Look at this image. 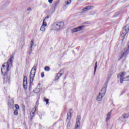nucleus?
I'll use <instances>...</instances> for the list:
<instances>
[{
    "label": "nucleus",
    "instance_id": "obj_15",
    "mask_svg": "<svg viewBox=\"0 0 129 129\" xmlns=\"http://www.w3.org/2000/svg\"><path fill=\"white\" fill-rule=\"evenodd\" d=\"M8 104L11 108H12V107H14V99H11L10 100H9Z\"/></svg>",
    "mask_w": 129,
    "mask_h": 129
},
{
    "label": "nucleus",
    "instance_id": "obj_20",
    "mask_svg": "<svg viewBox=\"0 0 129 129\" xmlns=\"http://www.w3.org/2000/svg\"><path fill=\"white\" fill-rule=\"evenodd\" d=\"M96 69H97V62L95 63L94 75H95V73H96Z\"/></svg>",
    "mask_w": 129,
    "mask_h": 129
},
{
    "label": "nucleus",
    "instance_id": "obj_27",
    "mask_svg": "<svg viewBox=\"0 0 129 129\" xmlns=\"http://www.w3.org/2000/svg\"><path fill=\"white\" fill-rule=\"evenodd\" d=\"M44 70H45V71H47V72H48L49 70H50V67H45V68H44Z\"/></svg>",
    "mask_w": 129,
    "mask_h": 129
},
{
    "label": "nucleus",
    "instance_id": "obj_10",
    "mask_svg": "<svg viewBox=\"0 0 129 129\" xmlns=\"http://www.w3.org/2000/svg\"><path fill=\"white\" fill-rule=\"evenodd\" d=\"M23 87L24 89H27V87H28V78L27 77V76L24 77Z\"/></svg>",
    "mask_w": 129,
    "mask_h": 129
},
{
    "label": "nucleus",
    "instance_id": "obj_24",
    "mask_svg": "<svg viewBox=\"0 0 129 129\" xmlns=\"http://www.w3.org/2000/svg\"><path fill=\"white\" fill-rule=\"evenodd\" d=\"M128 114H124L122 115L123 118H127L128 117Z\"/></svg>",
    "mask_w": 129,
    "mask_h": 129
},
{
    "label": "nucleus",
    "instance_id": "obj_32",
    "mask_svg": "<svg viewBox=\"0 0 129 129\" xmlns=\"http://www.w3.org/2000/svg\"><path fill=\"white\" fill-rule=\"evenodd\" d=\"M22 108L23 111H24V112H25V109H26V106H25L24 105H23L22 106Z\"/></svg>",
    "mask_w": 129,
    "mask_h": 129
},
{
    "label": "nucleus",
    "instance_id": "obj_23",
    "mask_svg": "<svg viewBox=\"0 0 129 129\" xmlns=\"http://www.w3.org/2000/svg\"><path fill=\"white\" fill-rule=\"evenodd\" d=\"M59 3H60V1H57L54 3V9H56V8H57V7L59 5Z\"/></svg>",
    "mask_w": 129,
    "mask_h": 129
},
{
    "label": "nucleus",
    "instance_id": "obj_35",
    "mask_svg": "<svg viewBox=\"0 0 129 129\" xmlns=\"http://www.w3.org/2000/svg\"><path fill=\"white\" fill-rule=\"evenodd\" d=\"M41 75L42 78H44V77H45V74H44V72H42Z\"/></svg>",
    "mask_w": 129,
    "mask_h": 129
},
{
    "label": "nucleus",
    "instance_id": "obj_16",
    "mask_svg": "<svg viewBox=\"0 0 129 129\" xmlns=\"http://www.w3.org/2000/svg\"><path fill=\"white\" fill-rule=\"evenodd\" d=\"M103 96H103L99 93L97 97L96 100H97V101H101L102 100V98H103Z\"/></svg>",
    "mask_w": 129,
    "mask_h": 129
},
{
    "label": "nucleus",
    "instance_id": "obj_2",
    "mask_svg": "<svg viewBox=\"0 0 129 129\" xmlns=\"http://www.w3.org/2000/svg\"><path fill=\"white\" fill-rule=\"evenodd\" d=\"M37 70V64H35L32 69L30 74V84L32 85L34 81V78H35V75H36V71Z\"/></svg>",
    "mask_w": 129,
    "mask_h": 129
},
{
    "label": "nucleus",
    "instance_id": "obj_37",
    "mask_svg": "<svg viewBox=\"0 0 129 129\" xmlns=\"http://www.w3.org/2000/svg\"><path fill=\"white\" fill-rule=\"evenodd\" d=\"M54 0H48L49 4H52Z\"/></svg>",
    "mask_w": 129,
    "mask_h": 129
},
{
    "label": "nucleus",
    "instance_id": "obj_7",
    "mask_svg": "<svg viewBox=\"0 0 129 129\" xmlns=\"http://www.w3.org/2000/svg\"><path fill=\"white\" fill-rule=\"evenodd\" d=\"M84 28V25L79 26L77 28L72 29V33H77V32H80V31H82V29Z\"/></svg>",
    "mask_w": 129,
    "mask_h": 129
},
{
    "label": "nucleus",
    "instance_id": "obj_1",
    "mask_svg": "<svg viewBox=\"0 0 129 129\" xmlns=\"http://www.w3.org/2000/svg\"><path fill=\"white\" fill-rule=\"evenodd\" d=\"M13 61H14V56H11L7 62L4 63L2 66L1 72L3 75L4 83L10 84L11 81V72L10 70L13 65Z\"/></svg>",
    "mask_w": 129,
    "mask_h": 129
},
{
    "label": "nucleus",
    "instance_id": "obj_9",
    "mask_svg": "<svg viewBox=\"0 0 129 129\" xmlns=\"http://www.w3.org/2000/svg\"><path fill=\"white\" fill-rule=\"evenodd\" d=\"M107 88V85H106L105 84L99 93H100L101 95H103V96H104V95H105V94L106 93Z\"/></svg>",
    "mask_w": 129,
    "mask_h": 129
},
{
    "label": "nucleus",
    "instance_id": "obj_17",
    "mask_svg": "<svg viewBox=\"0 0 129 129\" xmlns=\"http://www.w3.org/2000/svg\"><path fill=\"white\" fill-rule=\"evenodd\" d=\"M124 75H125V72H122L121 73H119L117 75V78H122L124 76Z\"/></svg>",
    "mask_w": 129,
    "mask_h": 129
},
{
    "label": "nucleus",
    "instance_id": "obj_34",
    "mask_svg": "<svg viewBox=\"0 0 129 129\" xmlns=\"http://www.w3.org/2000/svg\"><path fill=\"white\" fill-rule=\"evenodd\" d=\"M49 18H50V17H49V16H46V17L43 20H44V21L46 22V21H47V20H48V19H49Z\"/></svg>",
    "mask_w": 129,
    "mask_h": 129
},
{
    "label": "nucleus",
    "instance_id": "obj_13",
    "mask_svg": "<svg viewBox=\"0 0 129 129\" xmlns=\"http://www.w3.org/2000/svg\"><path fill=\"white\" fill-rule=\"evenodd\" d=\"M35 110L34 111H32L30 112V120L31 121H32V120H33V118L34 117V116H35V113L36 112V107H34Z\"/></svg>",
    "mask_w": 129,
    "mask_h": 129
},
{
    "label": "nucleus",
    "instance_id": "obj_3",
    "mask_svg": "<svg viewBox=\"0 0 129 129\" xmlns=\"http://www.w3.org/2000/svg\"><path fill=\"white\" fill-rule=\"evenodd\" d=\"M64 23L63 21L58 22L53 24V27L56 31H59L61 30L62 28L64 27Z\"/></svg>",
    "mask_w": 129,
    "mask_h": 129
},
{
    "label": "nucleus",
    "instance_id": "obj_19",
    "mask_svg": "<svg viewBox=\"0 0 129 129\" xmlns=\"http://www.w3.org/2000/svg\"><path fill=\"white\" fill-rule=\"evenodd\" d=\"M70 4H71V0H68L67 1H66V5H64L63 8H66V9H67L66 5H70Z\"/></svg>",
    "mask_w": 129,
    "mask_h": 129
},
{
    "label": "nucleus",
    "instance_id": "obj_4",
    "mask_svg": "<svg viewBox=\"0 0 129 129\" xmlns=\"http://www.w3.org/2000/svg\"><path fill=\"white\" fill-rule=\"evenodd\" d=\"M129 33V25H127L124 27L123 28L122 31L121 32L120 36L124 39V37L126 36L127 34Z\"/></svg>",
    "mask_w": 129,
    "mask_h": 129
},
{
    "label": "nucleus",
    "instance_id": "obj_26",
    "mask_svg": "<svg viewBox=\"0 0 129 129\" xmlns=\"http://www.w3.org/2000/svg\"><path fill=\"white\" fill-rule=\"evenodd\" d=\"M46 30V28H45V27L44 26H41L40 28V31H41V32H45Z\"/></svg>",
    "mask_w": 129,
    "mask_h": 129
},
{
    "label": "nucleus",
    "instance_id": "obj_36",
    "mask_svg": "<svg viewBox=\"0 0 129 129\" xmlns=\"http://www.w3.org/2000/svg\"><path fill=\"white\" fill-rule=\"evenodd\" d=\"M59 78H60V77L58 76H56L55 78V81H57L58 80V79H59Z\"/></svg>",
    "mask_w": 129,
    "mask_h": 129
},
{
    "label": "nucleus",
    "instance_id": "obj_31",
    "mask_svg": "<svg viewBox=\"0 0 129 129\" xmlns=\"http://www.w3.org/2000/svg\"><path fill=\"white\" fill-rule=\"evenodd\" d=\"M44 101H45V102H46V104H48L49 103V99L46 98H44Z\"/></svg>",
    "mask_w": 129,
    "mask_h": 129
},
{
    "label": "nucleus",
    "instance_id": "obj_28",
    "mask_svg": "<svg viewBox=\"0 0 129 129\" xmlns=\"http://www.w3.org/2000/svg\"><path fill=\"white\" fill-rule=\"evenodd\" d=\"M14 115H18L19 114V112H18V110L15 109L14 112Z\"/></svg>",
    "mask_w": 129,
    "mask_h": 129
},
{
    "label": "nucleus",
    "instance_id": "obj_21",
    "mask_svg": "<svg viewBox=\"0 0 129 129\" xmlns=\"http://www.w3.org/2000/svg\"><path fill=\"white\" fill-rule=\"evenodd\" d=\"M41 91V89L40 88H36L34 90V93H36V94L39 93Z\"/></svg>",
    "mask_w": 129,
    "mask_h": 129
},
{
    "label": "nucleus",
    "instance_id": "obj_18",
    "mask_svg": "<svg viewBox=\"0 0 129 129\" xmlns=\"http://www.w3.org/2000/svg\"><path fill=\"white\" fill-rule=\"evenodd\" d=\"M111 77V75H108L107 77V80H106V82L105 84L107 85L108 84V82L109 81V79H110V78Z\"/></svg>",
    "mask_w": 129,
    "mask_h": 129
},
{
    "label": "nucleus",
    "instance_id": "obj_42",
    "mask_svg": "<svg viewBox=\"0 0 129 129\" xmlns=\"http://www.w3.org/2000/svg\"><path fill=\"white\" fill-rule=\"evenodd\" d=\"M64 79H66V77L64 78Z\"/></svg>",
    "mask_w": 129,
    "mask_h": 129
},
{
    "label": "nucleus",
    "instance_id": "obj_40",
    "mask_svg": "<svg viewBox=\"0 0 129 129\" xmlns=\"http://www.w3.org/2000/svg\"><path fill=\"white\" fill-rule=\"evenodd\" d=\"M79 1V2H80V1H84V0H78Z\"/></svg>",
    "mask_w": 129,
    "mask_h": 129
},
{
    "label": "nucleus",
    "instance_id": "obj_8",
    "mask_svg": "<svg viewBox=\"0 0 129 129\" xmlns=\"http://www.w3.org/2000/svg\"><path fill=\"white\" fill-rule=\"evenodd\" d=\"M70 119H71V112H69L67 114V121H69L67 124V129L70 128Z\"/></svg>",
    "mask_w": 129,
    "mask_h": 129
},
{
    "label": "nucleus",
    "instance_id": "obj_41",
    "mask_svg": "<svg viewBox=\"0 0 129 129\" xmlns=\"http://www.w3.org/2000/svg\"><path fill=\"white\" fill-rule=\"evenodd\" d=\"M9 98H11V97L10 96H9Z\"/></svg>",
    "mask_w": 129,
    "mask_h": 129
},
{
    "label": "nucleus",
    "instance_id": "obj_39",
    "mask_svg": "<svg viewBox=\"0 0 129 129\" xmlns=\"http://www.w3.org/2000/svg\"><path fill=\"white\" fill-rule=\"evenodd\" d=\"M27 11H32V9H31V8H29L27 9Z\"/></svg>",
    "mask_w": 129,
    "mask_h": 129
},
{
    "label": "nucleus",
    "instance_id": "obj_22",
    "mask_svg": "<svg viewBox=\"0 0 129 129\" xmlns=\"http://www.w3.org/2000/svg\"><path fill=\"white\" fill-rule=\"evenodd\" d=\"M33 51V47H30L29 51L27 52L29 55H31L32 54V52Z\"/></svg>",
    "mask_w": 129,
    "mask_h": 129
},
{
    "label": "nucleus",
    "instance_id": "obj_29",
    "mask_svg": "<svg viewBox=\"0 0 129 129\" xmlns=\"http://www.w3.org/2000/svg\"><path fill=\"white\" fill-rule=\"evenodd\" d=\"M34 41L31 40V43H30V48H33V46H34Z\"/></svg>",
    "mask_w": 129,
    "mask_h": 129
},
{
    "label": "nucleus",
    "instance_id": "obj_25",
    "mask_svg": "<svg viewBox=\"0 0 129 129\" xmlns=\"http://www.w3.org/2000/svg\"><path fill=\"white\" fill-rule=\"evenodd\" d=\"M42 27H47V22H46V21H45V20L43 21V23H42Z\"/></svg>",
    "mask_w": 129,
    "mask_h": 129
},
{
    "label": "nucleus",
    "instance_id": "obj_38",
    "mask_svg": "<svg viewBox=\"0 0 129 129\" xmlns=\"http://www.w3.org/2000/svg\"><path fill=\"white\" fill-rule=\"evenodd\" d=\"M57 75H59V76H58V77H61V76H62V73H58L57 74Z\"/></svg>",
    "mask_w": 129,
    "mask_h": 129
},
{
    "label": "nucleus",
    "instance_id": "obj_5",
    "mask_svg": "<svg viewBox=\"0 0 129 129\" xmlns=\"http://www.w3.org/2000/svg\"><path fill=\"white\" fill-rule=\"evenodd\" d=\"M127 47L124 49V51L123 52L121 56L120 57V59H122L123 57H125L127 54L129 53V41L127 43Z\"/></svg>",
    "mask_w": 129,
    "mask_h": 129
},
{
    "label": "nucleus",
    "instance_id": "obj_11",
    "mask_svg": "<svg viewBox=\"0 0 129 129\" xmlns=\"http://www.w3.org/2000/svg\"><path fill=\"white\" fill-rule=\"evenodd\" d=\"M92 9H93V6H88L83 9L81 10V13H85V12H87V11H89V10H91Z\"/></svg>",
    "mask_w": 129,
    "mask_h": 129
},
{
    "label": "nucleus",
    "instance_id": "obj_6",
    "mask_svg": "<svg viewBox=\"0 0 129 129\" xmlns=\"http://www.w3.org/2000/svg\"><path fill=\"white\" fill-rule=\"evenodd\" d=\"M81 120V117L80 115H78L77 117V121L76 123V125L75 126V129H79V125H80V121Z\"/></svg>",
    "mask_w": 129,
    "mask_h": 129
},
{
    "label": "nucleus",
    "instance_id": "obj_30",
    "mask_svg": "<svg viewBox=\"0 0 129 129\" xmlns=\"http://www.w3.org/2000/svg\"><path fill=\"white\" fill-rule=\"evenodd\" d=\"M15 107L16 109H17V110H18V109H20V106L18 104H15Z\"/></svg>",
    "mask_w": 129,
    "mask_h": 129
},
{
    "label": "nucleus",
    "instance_id": "obj_12",
    "mask_svg": "<svg viewBox=\"0 0 129 129\" xmlns=\"http://www.w3.org/2000/svg\"><path fill=\"white\" fill-rule=\"evenodd\" d=\"M111 111H112V110H111L106 115V122H108V121L110 120L111 118Z\"/></svg>",
    "mask_w": 129,
    "mask_h": 129
},
{
    "label": "nucleus",
    "instance_id": "obj_14",
    "mask_svg": "<svg viewBox=\"0 0 129 129\" xmlns=\"http://www.w3.org/2000/svg\"><path fill=\"white\" fill-rule=\"evenodd\" d=\"M129 81V76L125 78H120V83L122 84L123 81Z\"/></svg>",
    "mask_w": 129,
    "mask_h": 129
},
{
    "label": "nucleus",
    "instance_id": "obj_33",
    "mask_svg": "<svg viewBox=\"0 0 129 129\" xmlns=\"http://www.w3.org/2000/svg\"><path fill=\"white\" fill-rule=\"evenodd\" d=\"M118 16H119V13H116L114 16V18H115L116 17H118Z\"/></svg>",
    "mask_w": 129,
    "mask_h": 129
}]
</instances>
